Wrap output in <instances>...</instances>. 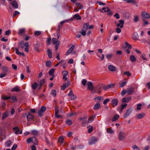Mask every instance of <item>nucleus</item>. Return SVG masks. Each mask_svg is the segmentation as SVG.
Instances as JSON below:
<instances>
[{"label": "nucleus", "instance_id": "obj_6", "mask_svg": "<svg viewBox=\"0 0 150 150\" xmlns=\"http://www.w3.org/2000/svg\"><path fill=\"white\" fill-rule=\"evenodd\" d=\"M97 139L96 137H92L89 140L88 144L92 145L95 144L97 141Z\"/></svg>", "mask_w": 150, "mask_h": 150}, {"label": "nucleus", "instance_id": "obj_22", "mask_svg": "<svg viewBox=\"0 0 150 150\" xmlns=\"http://www.w3.org/2000/svg\"><path fill=\"white\" fill-rule=\"evenodd\" d=\"M54 70H55L54 69V68H52V69H51L49 71L48 73H49V74L53 77H54V75L53 74L54 72Z\"/></svg>", "mask_w": 150, "mask_h": 150}, {"label": "nucleus", "instance_id": "obj_18", "mask_svg": "<svg viewBox=\"0 0 150 150\" xmlns=\"http://www.w3.org/2000/svg\"><path fill=\"white\" fill-rule=\"evenodd\" d=\"M108 68L109 71H115L116 70L115 67L112 65H109L108 66Z\"/></svg>", "mask_w": 150, "mask_h": 150}, {"label": "nucleus", "instance_id": "obj_15", "mask_svg": "<svg viewBox=\"0 0 150 150\" xmlns=\"http://www.w3.org/2000/svg\"><path fill=\"white\" fill-rule=\"evenodd\" d=\"M124 21L123 20H120L119 23H117L116 25L117 26L120 27V28H122L124 26Z\"/></svg>", "mask_w": 150, "mask_h": 150}, {"label": "nucleus", "instance_id": "obj_5", "mask_svg": "<svg viewBox=\"0 0 150 150\" xmlns=\"http://www.w3.org/2000/svg\"><path fill=\"white\" fill-rule=\"evenodd\" d=\"M103 88V85L102 84L99 85L96 88V91L95 92L97 93H100Z\"/></svg>", "mask_w": 150, "mask_h": 150}, {"label": "nucleus", "instance_id": "obj_57", "mask_svg": "<svg viewBox=\"0 0 150 150\" xmlns=\"http://www.w3.org/2000/svg\"><path fill=\"white\" fill-rule=\"evenodd\" d=\"M70 99L71 100H74L76 98V96L74 94L70 96Z\"/></svg>", "mask_w": 150, "mask_h": 150}, {"label": "nucleus", "instance_id": "obj_31", "mask_svg": "<svg viewBox=\"0 0 150 150\" xmlns=\"http://www.w3.org/2000/svg\"><path fill=\"white\" fill-rule=\"evenodd\" d=\"M119 117V116L118 115L116 114V115H115L114 116L113 118L112 119V122L115 121L117 120Z\"/></svg>", "mask_w": 150, "mask_h": 150}, {"label": "nucleus", "instance_id": "obj_30", "mask_svg": "<svg viewBox=\"0 0 150 150\" xmlns=\"http://www.w3.org/2000/svg\"><path fill=\"white\" fill-rule=\"evenodd\" d=\"M8 116V113L6 112L3 113L2 117V119L4 120L5 118L7 117Z\"/></svg>", "mask_w": 150, "mask_h": 150}, {"label": "nucleus", "instance_id": "obj_20", "mask_svg": "<svg viewBox=\"0 0 150 150\" xmlns=\"http://www.w3.org/2000/svg\"><path fill=\"white\" fill-rule=\"evenodd\" d=\"M15 50L16 51V53L18 55L20 56L22 55L23 56H25V55L23 52H19L18 49V48L16 47L15 48Z\"/></svg>", "mask_w": 150, "mask_h": 150}, {"label": "nucleus", "instance_id": "obj_39", "mask_svg": "<svg viewBox=\"0 0 150 150\" xmlns=\"http://www.w3.org/2000/svg\"><path fill=\"white\" fill-rule=\"evenodd\" d=\"M95 116V115H93L89 118L88 120V122H91L93 120Z\"/></svg>", "mask_w": 150, "mask_h": 150}, {"label": "nucleus", "instance_id": "obj_25", "mask_svg": "<svg viewBox=\"0 0 150 150\" xmlns=\"http://www.w3.org/2000/svg\"><path fill=\"white\" fill-rule=\"evenodd\" d=\"M47 52L48 54V55L49 58H51L52 57V51L50 49H48L47 50Z\"/></svg>", "mask_w": 150, "mask_h": 150}, {"label": "nucleus", "instance_id": "obj_28", "mask_svg": "<svg viewBox=\"0 0 150 150\" xmlns=\"http://www.w3.org/2000/svg\"><path fill=\"white\" fill-rule=\"evenodd\" d=\"M20 91V89L19 88V87L18 86H16L13 88L11 90V91L12 92H18Z\"/></svg>", "mask_w": 150, "mask_h": 150}, {"label": "nucleus", "instance_id": "obj_26", "mask_svg": "<svg viewBox=\"0 0 150 150\" xmlns=\"http://www.w3.org/2000/svg\"><path fill=\"white\" fill-rule=\"evenodd\" d=\"M38 86V84L36 82H34L31 85L32 89L33 90L36 89L37 87Z\"/></svg>", "mask_w": 150, "mask_h": 150}, {"label": "nucleus", "instance_id": "obj_59", "mask_svg": "<svg viewBox=\"0 0 150 150\" xmlns=\"http://www.w3.org/2000/svg\"><path fill=\"white\" fill-rule=\"evenodd\" d=\"M93 127L92 126L90 127L88 129V132L89 133H91L93 130Z\"/></svg>", "mask_w": 150, "mask_h": 150}, {"label": "nucleus", "instance_id": "obj_38", "mask_svg": "<svg viewBox=\"0 0 150 150\" xmlns=\"http://www.w3.org/2000/svg\"><path fill=\"white\" fill-rule=\"evenodd\" d=\"M74 18H76V20H80L81 18L79 14H76L74 16Z\"/></svg>", "mask_w": 150, "mask_h": 150}, {"label": "nucleus", "instance_id": "obj_45", "mask_svg": "<svg viewBox=\"0 0 150 150\" xmlns=\"http://www.w3.org/2000/svg\"><path fill=\"white\" fill-rule=\"evenodd\" d=\"M51 93L53 96L55 97L56 96V91L54 90H52L51 91Z\"/></svg>", "mask_w": 150, "mask_h": 150}, {"label": "nucleus", "instance_id": "obj_49", "mask_svg": "<svg viewBox=\"0 0 150 150\" xmlns=\"http://www.w3.org/2000/svg\"><path fill=\"white\" fill-rule=\"evenodd\" d=\"M52 41L53 44H57V42H58L59 43V42L57 40L56 38H52Z\"/></svg>", "mask_w": 150, "mask_h": 150}, {"label": "nucleus", "instance_id": "obj_56", "mask_svg": "<svg viewBox=\"0 0 150 150\" xmlns=\"http://www.w3.org/2000/svg\"><path fill=\"white\" fill-rule=\"evenodd\" d=\"M66 122L67 124L69 125H71L72 123V121L70 120H67L66 121Z\"/></svg>", "mask_w": 150, "mask_h": 150}, {"label": "nucleus", "instance_id": "obj_4", "mask_svg": "<svg viewBox=\"0 0 150 150\" xmlns=\"http://www.w3.org/2000/svg\"><path fill=\"white\" fill-rule=\"evenodd\" d=\"M132 110V108H130L127 109L123 116L124 118H125L129 116L131 113Z\"/></svg>", "mask_w": 150, "mask_h": 150}, {"label": "nucleus", "instance_id": "obj_16", "mask_svg": "<svg viewBox=\"0 0 150 150\" xmlns=\"http://www.w3.org/2000/svg\"><path fill=\"white\" fill-rule=\"evenodd\" d=\"M26 117L28 121H30L33 120L34 117V116L31 114L29 112H28V114L26 115Z\"/></svg>", "mask_w": 150, "mask_h": 150}, {"label": "nucleus", "instance_id": "obj_63", "mask_svg": "<svg viewBox=\"0 0 150 150\" xmlns=\"http://www.w3.org/2000/svg\"><path fill=\"white\" fill-rule=\"evenodd\" d=\"M87 123H88V122L87 120H84L83 121L81 124L82 126L83 127L85 126L86 124Z\"/></svg>", "mask_w": 150, "mask_h": 150}, {"label": "nucleus", "instance_id": "obj_42", "mask_svg": "<svg viewBox=\"0 0 150 150\" xmlns=\"http://www.w3.org/2000/svg\"><path fill=\"white\" fill-rule=\"evenodd\" d=\"M51 63L50 61H47L46 63V65L48 67H50L51 65Z\"/></svg>", "mask_w": 150, "mask_h": 150}, {"label": "nucleus", "instance_id": "obj_40", "mask_svg": "<svg viewBox=\"0 0 150 150\" xmlns=\"http://www.w3.org/2000/svg\"><path fill=\"white\" fill-rule=\"evenodd\" d=\"M106 131L107 132L112 134L113 133V131L112 129L110 128H108L106 129Z\"/></svg>", "mask_w": 150, "mask_h": 150}, {"label": "nucleus", "instance_id": "obj_3", "mask_svg": "<svg viewBox=\"0 0 150 150\" xmlns=\"http://www.w3.org/2000/svg\"><path fill=\"white\" fill-rule=\"evenodd\" d=\"M3 72L0 74V77L1 78L6 76L7 74L8 71V68L6 67H4L2 69Z\"/></svg>", "mask_w": 150, "mask_h": 150}, {"label": "nucleus", "instance_id": "obj_36", "mask_svg": "<svg viewBox=\"0 0 150 150\" xmlns=\"http://www.w3.org/2000/svg\"><path fill=\"white\" fill-rule=\"evenodd\" d=\"M58 141L59 143L62 144H63V143L64 141V138L63 137H59Z\"/></svg>", "mask_w": 150, "mask_h": 150}, {"label": "nucleus", "instance_id": "obj_52", "mask_svg": "<svg viewBox=\"0 0 150 150\" xmlns=\"http://www.w3.org/2000/svg\"><path fill=\"white\" fill-rule=\"evenodd\" d=\"M77 115V113L76 112H71L70 114L68 115V116L69 117H71L73 116H74Z\"/></svg>", "mask_w": 150, "mask_h": 150}, {"label": "nucleus", "instance_id": "obj_1", "mask_svg": "<svg viewBox=\"0 0 150 150\" xmlns=\"http://www.w3.org/2000/svg\"><path fill=\"white\" fill-rule=\"evenodd\" d=\"M19 45L22 49L25 47L24 50L26 52H29L28 48L29 46L28 42L24 43L23 41H21L19 42Z\"/></svg>", "mask_w": 150, "mask_h": 150}, {"label": "nucleus", "instance_id": "obj_60", "mask_svg": "<svg viewBox=\"0 0 150 150\" xmlns=\"http://www.w3.org/2000/svg\"><path fill=\"white\" fill-rule=\"evenodd\" d=\"M11 32L10 30H8L6 31L5 32V34L6 35H8L11 34Z\"/></svg>", "mask_w": 150, "mask_h": 150}, {"label": "nucleus", "instance_id": "obj_47", "mask_svg": "<svg viewBox=\"0 0 150 150\" xmlns=\"http://www.w3.org/2000/svg\"><path fill=\"white\" fill-rule=\"evenodd\" d=\"M124 74L126 75L127 76L129 77L131 75V74L129 71L125 72L124 73Z\"/></svg>", "mask_w": 150, "mask_h": 150}, {"label": "nucleus", "instance_id": "obj_55", "mask_svg": "<svg viewBox=\"0 0 150 150\" xmlns=\"http://www.w3.org/2000/svg\"><path fill=\"white\" fill-rule=\"evenodd\" d=\"M68 74V71H63L62 74L63 76H67Z\"/></svg>", "mask_w": 150, "mask_h": 150}, {"label": "nucleus", "instance_id": "obj_61", "mask_svg": "<svg viewBox=\"0 0 150 150\" xmlns=\"http://www.w3.org/2000/svg\"><path fill=\"white\" fill-rule=\"evenodd\" d=\"M86 82L87 81L85 79H83L81 81L82 84L84 86H85Z\"/></svg>", "mask_w": 150, "mask_h": 150}, {"label": "nucleus", "instance_id": "obj_33", "mask_svg": "<svg viewBox=\"0 0 150 150\" xmlns=\"http://www.w3.org/2000/svg\"><path fill=\"white\" fill-rule=\"evenodd\" d=\"M25 30V29L24 28L20 29L19 30V31L18 32V34L21 35L23 34Z\"/></svg>", "mask_w": 150, "mask_h": 150}, {"label": "nucleus", "instance_id": "obj_13", "mask_svg": "<svg viewBox=\"0 0 150 150\" xmlns=\"http://www.w3.org/2000/svg\"><path fill=\"white\" fill-rule=\"evenodd\" d=\"M13 129L15 132V134H21L22 132H20V129L18 127H13Z\"/></svg>", "mask_w": 150, "mask_h": 150}, {"label": "nucleus", "instance_id": "obj_58", "mask_svg": "<svg viewBox=\"0 0 150 150\" xmlns=\"http://www.w3.org/2000/svg\"><path fill=\"white\" fill-rule=\"evenodd\" d=\"M127 81L126 80V81L122 82V83H121V84L120 85V86L121 87H123L125 85V84L127 83Z\"/></svg>", "mask_w": 150, "mask_h": 150}, {"label": "nucleus", "instance_id": "obj_41", "mask_svg": "<svg viewBox=\"0 0 150 150\" xmlns=\"http://www.w3.org/2000/svg\"><path fill=\"white\" fill-rule=\"evenodd\" d=\"M139 19V17L138 16L136 15L134 17L133 20L135 22H137L138 21Z\"/></svg>", "mask_w": 150, "mask_h": 150}, {"label": "nucleus", "instance_id": "obj_64", "mask_svg": "<svg viewBox=\"0 0 150 150\" xmlns=\"http://www.w3.org/2000/svg\"><path fill=\"white\" fill-rule=\"evenodd\" d=\"M102 97L101 96H98L97 97H96L95 98H94V99L95 100H100L101 99H102Z\"/></svg>", "mask_w": 150, "mask_h": 150}, {"label": "nucleus", "instance_id": "obj_44", "mask_svg": "<svg viewBox=\"0 0 150 150\" xmlns=\"http://www.w3.org/2000/svg\"><path fill=\"white\" fill-rule=\"evenodd\" d=\"M112 55L111 54H108L106 55V58L108 59H111L112 57Z\"/></svg>", "mask_w": 150, "mask_h": 150}, {"label": "nucleus", "instance_id": "obj_24", "mask_svg": "<svg viewBox=\"0 0 150 150\" xmlns=\"http://www.w3.org/2000/svg\"><path fill=\"white\" fill-rule=\"evenodd\" d=\"M133 39L135 40H137L139 38V36L137 33H134L133 35Z\"/></svg>", "mask_w": 150, "mask_h": 150}, {"label": "nucleus", "instance_id": "obj_32", "mask_svg": "<svg viewBox=\"0 0 150 150\" xmlns=\"http://www.w3.org/2000/svg\"><path fill=\"white\" fill-rule=\"evenodd\" d=\"M11 142L10 140H9L5 143L6 146L7 147H9L11 145Z\"/></svg>", "mask_w": 150, "mask_h": 150}, {"label": "nucleus", "instance_id": "obj_43", "mask_svg": "<svg viewBox=\"0 0 150 150\" xmlns=\"http://www.w3.org/2000/svg\"><path fill=\"white\" fill-rule=\"evenodd\" d=\"M11 101L12 103H13L14 101L17 100V98L16 97L14 96H13L12 97H11Z\"/></svg>", "mask_w": 150, "mask_h": 150}, {"label": "nucleus", "instance_id": "obj_46", "mask_svg": "<svg viewBox=\"0 0 150 150\" xmlns=\"http://www.w3.org/2000/svg\"><path fill=\"white\" fill-rule=\"evenodd\" d=\"M125 46L126 47H127L129 49H130L132 48V46L126 42H125Z\"/></svg>", "mask_w": 150, "mask_h": 150}, {"label": "nucleus", "instance_id": "obj_35", "mask_svg": "<svg viewBox=\"0 0 150 150\" xmlns=\"http://www.w3.org/2000/svg\"><path fill=\"white\" fill-rule=\"evenodd\" d=\"M1 98L2 100H7L11 98V97L6 96H2L1 97Z\"/></svg>", "mask_w": 150, "mask_h": 150}, {"label": "nucleus", "instance_id": "obj_10", "mask_svg": "<svg viewBox=\"0 0 150 150\" xmlns=\"http://www.w3.org/2000/svg\"><path fill=\"white\" fill-rule=\"evenodd\" d=\"M75 46L74 45H73L67 51L65 55L66 56H67L69 54H70L72 52Z\"/></svg>", "mask_w": 150, "mask_h": 150}, {"label": "nucleus", "instance_id": "obj_9", "mask_svg": "<svg viewBox=\"0 0 150 150\" xmlns=\"http://www.w3.org/2000/svg\"><path fill=\"white\" fill-rule=\"evenodd\" d=\"M70 84V81L69 80L68 81L67 83H65L63 84L62 87L61 89L62 90H64L67 87H68Z\"/></svg>", "mask_w": 150, "mask_h": 150}, {"label": "nucleus", "instance_id": "obj_62", "mask_svg": "<svg viewBox=\"0 0 150 150\" xmlns=\"http://www.w3.org/2000/svg\"><path fill=\"white\" fill-rule=\"evenodd\" d=\"M142 107V104L139 103L137 104V109L138 110H139L141 109Z\"/></svg>", "mask_w": 150, "mask_h": 150}, {"label": "nucleus", "instance_id": "obj_51", "mask_svg": "<svg viewBox=\"0 0 150 150\" xmlns=\"http://www.w3.org/2000/svg\"><path fill=\"white\" fill-rule=\"evenodd\" d=\"M124 109V108L120 106L117 108V110L119 111L120 113H121L122 112V110Z\"/></svg>", "mask_w": 150, "mask_h": 150}, {"label": "nucleus", "instance_id": "obj_29", "mask_svg": "<svg viewBox=\"0 0 150 150\" xmlns=\"http://www.w3.org/2000/svg\"><path fill=\"white\" fill-rule=\"evenodd\" d=\"M130 59L132 62H134L136 61V58L133 55H132L130 57Z\"/></svg>", "mask_w": 150, "mask_h": 150}, {"label": "nucleus", "instance_id": "obj_21", "mask_svg": "<svg viewBox=\"0 0 150 150\" xmlns=\"http://www.w3.org/2000/svg\"><path fill=\"white\" fill-rule=\"evenodd\" d=\"M100 107V105L99 103H97L94 106L93 109L94 110L98 109Z\"/></svg>", "mask_w": 150, "mask_h": 150}, {"label": "nucleus", "instance_id": "obj_54", "mask_svg": "<svg viewBox=\"0 0 150 150\" xmlns=\"http://www.w3.org/2000/svg\"><path fill=\"white\" fill-rule=\"evenodd\" d=\"M41 34V32L40 31H36L34 33V35L35 36H37L39 35H40Z\"/></svg>", "mask_w": 150, "mask_h": 150}, {"label": "nucleus", "instance_id": "obj_34", "mask_svg": "<svg viewBox=\"0 0 150 150\" xmlns=\"http://www.w3.org/2000/svg\"><path fill=\"white\" fill-rule=\"evenodd\" d=\"M34 139H35V137H30L27 140V143H29L31 142H32L33 140H34Z\"/></svg>", "mask_w": 150, "mask_h": 150}, {"label": "nucleus", "instance_id": "obj_19", "mask_svg": "<svg viewBox=\"0 0 150 150\" xmlns=\"http://www.w3.org/2000/svg\"><path fill=\"white\" fill-rule=\"evenodd\" d=\"M11 5L15 8H17L18 7V5L17 3L15 0L11 2Z\"/></svg>", "mask_w": 150, "mask_h": 150}, {"label": "nucleus", "instance_id": "obj_48", "mask_svg": "<svg viewBox=\"0 0 150 150\" xmlns=\"http://www.w3.org/2000/svg\"><path fill=\"white\" fill-rule=\"evenodd\" d=\"M76 4L77 6L80 8L79 9H81L83 8V6L80 3H76Z\"/></svg>", "mask_w": 150, "mask_h": 150}, {"label": "nucleus", "instance_id": "obj_12", "mask_svg": "<svg viewBox=\"0 0 150 150\" xmlns=\"http://www.w3.org/2000/svg\"><path fill=\"white\" fill-rule=\"evenodd\" d=\"M118 102V100L117 99H114L111 101L112 105L113 107H115L117 105Z\"/></svg>", "mask_w": 150, "mask_h": 150}, {"label": "nucleus", "instance_id": "obj_8", "mask_svg": "<svg viewBox=\"0 0 150 150\" xmlns=\"http://www.w3.org/2000/svg\"><path fill=\"white\" fill-rule=\"evenodd\" d=\"M119 140H122L125 138L126 135L124 132L122 131H120L119 133Z\"/></svg>", "mask_w": 150, "mask_h": 150}, {"label": "nucleus", "instance_id": "obj_50", "mask_svg": "<svg viewBox=\"0 0 150 150\" xmlns=\"http://www.w3.org/2000/svg\"><path fill=\"white\" fill-rule=\"evenodd\" d=\"M124 109V108L120 106L117 108V110L119 111L120 113H121L122 112V110Z\"/></svg>", "mask_w": 150, "mask_h": 150}, {"label": "nucleus", "instance_id": "obj_23", "mask_svg": "<svg viewBox=\"0 0 150 150\" xmlns=\"http://www.w3.org/2000/svg\"><path fill=\"white\" fill-rule=\"evenodd\" d=\"M45 82V80L44 79H43L40 80V86L38 87L39 89H40L41 88V86L43 85Z\"/></svg>", "mask_w": 150, "mask_h": 150}, {"label": "nucleus", "instance_id": "obj_53", "mask_svg": "<svg viewBox=\"0 0 150 150\" xmlns=\"http://www.w3.org/2000/svg\"><path fill=\"white\" fill-rule=\"evenodd\" d=\"M46 108L45 107L42 106L41 107L40 109L39 110V111H41L42 112H44V111L46 110Z\"/></svg>", "mask_w": 150, "mask_h": 150}, {"label": "nucleus", "instance_id": "obj_37", "mask_svg": "<svg viewBox=\"0 0 150 150\" xmlns=\"http://www.w3.org/2000/svg\"><path fill=\"white\" fill-rule=\"evenodd\" d=\"M31 133L32 134L34 135H37L38 134V131L36 130H32L31 131Z\"/></svg>", "mask_w": 150, "mask_h": 150}, {"label": "nucleus", "instance_id": "obj_14", "mask_svg": "<svg viewBox=\"0 0 150 150\" xmlns=\"http://www.w3.org/2000/svg\"><path fill=\"white\" fill-rule=\"evenodd\" d=\"M88 87L87 88L90 90H92L94 89V87L93 85L92 82L89 81L87 84Z\"/></svg>", "mask_w": 150, "mask_h": 150}, {"label": "nucleus", "instance_id": "obj_11", "mask_svg": "<svg viewBox=\"0 0 150 150\" xmlns=\"http://www.w3.org/2000/svg\"><path fill=\"white\" fill-rule=\"evenodd\" d=\"M134 90V88L133 87L128 88L127 90V94L130 95L132 94L133 93Z\"/></svg>", "mask_w": 150, "mask_h": 150}, {"label": "nucleus", "instance_id": "obj_17", "mask_svg": "<svg viewBox=\"0 0 150 150\" xmlns=\"http://www.w3.org/2000/svg\"><path fill=\"white\" fill-rule=\"evenodd\" d=\"M131 97H127V98H123L122 100V101L123 103L128 102L131 99Z\"/></svg>", "mask_w": 150, "mask_h": 150}, {"label": "nucleus", "instance_id": "obj_27", "mask_svg": "<svg viewBox=\"0 0 150 150\" xmlns=\"http://www.w3.org/2000/svg\"><path fill=\"white\" fill-rule=\"evenodd\" d=\"M145 115V114L144 113H142L138 115L137 118L138 119H140L143 118Z\"/></svg>", "mask_w": 150, "mask_h": 150}, {"label": "nucleus", "instance_id": "obj_2", "mask_svg": "<svg viewBox=\"0 0 150 150\" xmlns=\"http://www.w3.org/2000/svg\"><path fill=\"white\" fill-rule=\"evenodd\" d=\"M89 26V24L88 23H86L83 24L82 29L80 32L82 35L84 36L86 35V32Z\"/></svg>", "mask_w": 150, "mask_h": 150}, {"label": "nucleus", "instance_id": "obj_7", "mask_svg": "<svg viewBox=\"0 0 150 150\" xmlns=\"http://www.w3.org/2000/svg\"><path fill=\"white\" fill-rule=\"evenodd\" d=\"M142 18L148 19L150 17V15L145 11H143L142 14Z\"/></svg>", "mask_w": 150, "mask_h": 150}]
</instances>
